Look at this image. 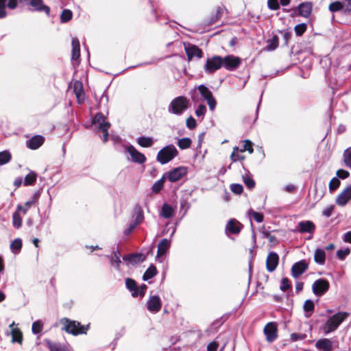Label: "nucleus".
Here are the masks:
<instances>
[{
    "mask_svg": "<svg viewBox=\"0 0 351 351\" xmlns=\"http://www.w3.org/2000/svg\"><path fill=\"white\" fill-rule=\"evenodd\" d=\"M343 4L345 12H351V0H345Z\"/></svg>",
    "mask_w": 351,
    "mask_h": 351,
    "instance_id": "338daca9",
    "label": "nucleus"
},
{
    "mask_svg": "<svg viewBox=\"0 0 351 351\" xmlns=\"http://www.w3.org/2000/svg\"><path fill=\"white\" fill-rule=\"evenodd\" d=\"M315 347L323 351H330L332 350V343L328 339H320L316 342Z\"/></svg>",
    "mask_w": 351,
    "mask_h": 351,
    "instance_id": "a211bd4d",
    "label": "nucleus"
},
{
    "mask_svg": "<svg viewBox=\"0 0 351 351\" xmlns=\"http://www.w3.org/2000/svg\"><path fill=\"white\" fill-rule=\"evenodd\" d=\"M10 328L11 330L12 341L21 343L23 341V335L17 325H16L14 322H12L10 325Z\"/></svg>",
    "mask_w": 351,
    "mask_h": 351,
    "instance_id": "dca6fc26",
    "label": "nucleus"
},
{
    "mask_svg": "<svg viewBox=\"0 0 351 351\" xmlns=\"http://www.w3.org/2000/svg\"><path fill=\"white\" fill-rule=\"evenodd\" d=\"M298 10L300 15L308 17L311 13L312 4L308 2L303 3L299 5Z\"/></svg>",
    "mask_w": 351,
    "mask_h": 351,
    "instance_id": "393cba45",
    "label": "nucleus"
},
{
    "mask_svg": "<svg viewBox=\"0 0 351 351\" xmlns=\"http://www.w3.org/2000/svg\"><path fill=\"white\" fill-rule=\"evenodd\" d=\"M243 181L244 182L245 185L250 189H252L255 185L254 180L247 176H245L243 177Z\"/></svg>",
    "mask_w": 351,
    "mask_h": 351,
    "instance_id": "6e6d98bb",
    "label": "nucleus"
},
{
    "mask_svg": "<svg viewBox=\"0 0 351 351\" xmlns=\"http://www.w3.org/2000/svg\"><path fill=\"white\" fill-rule=\"evenodd\" d=\"M186 52L189 60L194 57L201 58L202 56V51L197 47L192 45L185 48Z\"/></svg>",
    "mask_w": 351,
    "mask_h": 351,
    "instance_id": "4be33fe9",
    "label": "nucleus"
},
{
    "mask_svg": "<svg viewBox=\"0 0 351 351\" xmlns=\"http://www.w3.org/2000/svg\"><path fill=\"white\" fill-rule=\"evenodd\" d=\"M243 143V147L242 149H240L241 153H243L245 151H247L250 154H252L254 152L253 147H252V143L249 140H245L242 141Z\"/></svg>",
    "mask_w": 351,
    "mask_h": 351,
    "instance_id": "f704fd0d",
    "label": "nucleus"
},
{
    "mask_svg": "<svg viewBox=\"0 0 351 351\" xmlns=\"http://www.w3.org/2000/svg\"><path fill=\"white\" fill-rule=\"evenodd\" d=\"M208 105L211 110H213L216 106V101L213 96L206 99Z\"/></svg>",
    "mask_w": 351,
    "mask_h": 351,
    "instance_id": "e2e57ef3",
    "label": "nucleus"
},
{
    "mask_svg": "<svg viewBox=\"0 0 351 351\" xmlns=\"http://www.w3.org/2000/svg\"><path fill=\"white\" fill-rule=\"evenodd\" d=\"M298 227L300 228V232L302 233H313L315 229V224L311 221H300L298 223Z\"/></svg>",
    "mask_w": 351,
    "mask_h": 351,
    "instance_id": "6ab92c4d",
    "label": "nucleus"
},
{
    "mask_svg": "<svg viewBox=\"0 0 351 351\" xmlns=\"http://www.w3.org/2000/svg\"><path fill=\"white\" fill-rule=\"evenodd\" d=\"M326 254L324 250L317 249L314 255L315 261L320 265H323L325 262Z\"/></svg>",
    "mask_w": 351,
    "mask_h": 351,
    "instance_id": "cd10ccee",
    "label": "nucleus"
},
{
    "mask_svg": "<svg viewBox=\"0 0 351 351\" xmlns=\"http://www.w3.org/2000/svg\"><path fill=\"white\" fill-rule=\"evenodd\" d=\"M241 60L238 57L228 56L222 58V65L228 70H233L239 66Z\"/></svg>",
    "mask_w": 351,
    "mask_h": 351,
    "instance_id": "9d476101",
    "label": "nucleus"
},
{
    "mask_svg": "<svg viewBox=\"0 0 351 351\" xmlns=\"http://www.w3.org/2000/svg\"><path fill=\"white\" fill-rule=\"evenodd\" d=\"M351 199V185L345 188L341 193H340L337 198L336 203L340 206H346Z\"/></svg>",
    "mask_w": 351,
    "mask_h": 351,
    "instance_id": "1a4fd4ad",
    "label": "nucleus"
},
{
    "mask_svg": "<svg viewBox=\"0 0 351 351\" xmlns=\"http://www.w3.org/2000/svg\"><path fill=\"white\" fill-rule=\"evenodd\" d=\"M337 176L341 179H346L349 177L350 173L344 169H339L337 171Z\"/></svg>",
    "mask_w": 351,
    "mask_h": 351,
    "instance_id": "4d7b16f0",
    "label": "nucleus"
},
{
    "mask_svg": "<svg viewBox=\"0 0 351 351\" xmlns=\"http://www.w3.org/2000/svg\"><path fill=\"white\" fill-rule=\"evenodd\" d=\"M173 212L174 210L171 206L164 204L162 207L161 215L165 218H169L173 215Z\"/></svg>",
    "mask_w": 351,
    "mask_h": 351,
    "instance_id": "c85d7f7f",
    "label": "nucleus"
},
{
    "mask_svg": "<svg viewBox=\"0 0 351 351\" xmlns=\"http://www.w3.org/2000/svg\"><path fill=\"white\" fill-rule=\"evenodd\" d=\"M222 66V58L220 56H214L208 59L205 69L207 72L213 73L220 69Z\"/></svg>",
    "mask_w": 351,
    "mask_h": 351,
    "instance_id": "6e6552de",
    "label": "nucleus"
},
{
    "mask_svg": "<svg viewBox=\"0 0 351 351\" xmlns=\"http://www.w3.org/2000/svg\"><path fill=\"white\" fill-rule=\"evenodd\" d=\"M161 300L158 296H152L147 303V308L149 311L152 312H158L160 311L161 308Z\"/></svg>",
    "mask_w": 351,
    "mask_h": 351,
    "instance_id": "ddd939ff",
    "label": "nucleus"
},
{
    "mask_svg": "<svg viewBox=\"0 0 351 351\" xmlns=\"http://www.w3.org/2000/svg\"><path fill=\"white\" fill-rule=\"evenodd\" d=\"M249 215H252L255 221L258 223L262 222L263 220V215L260 213L250 210L249 211Z\"/></svg>",
    "mask_w": 351,
    "mask_h": 351,
    "instance_id": "de8ad7c7",
    "label": "nucleus"
},
{
    "mask_svg": "<svg viewBox=\"0 0 351 351\" xmlns=\"http://www.w3.org/2000/svg\"><path fill=\"white\" fill-rule=\"evenodd\" d=\"M45 138L43 136L36 135L27 141L26 145L31 149H36L43 144Z\"/></svg>",
    "mask_w": 351,
    "mask_h": 351,
    "instance_id": "2eb2a0df",
    "label": "nucleus"
},
{
    "mask_svg": "<svg viewBox=\"0 0 351 351\" xmlns=\"http://www.w3.org/2000/svg\"><path fill=\"white\" fill-rule=\"evenodd\" d=\"M51 351H67L64 348L58 345H49Z\"/></svg>",
    "mask_w": 351,
    "mask_h": 351,
    "instance_id": "774afa93",
    "label": "nucleus"
},
{
    "mask_svg": "<svg viewBox=\"0 0 351 351\" xmlns=\"http://www.w3.org/2000/svg\"><path fill=\"white\" fill-rule=\"evenodd\" d=\"M241 228V224L235 219H230L226 226V230L232 234L239 233Z\"/></svg>",
    "mask_w": 351,
    "mask_h": 351,
    "instance_id": "b1692460",
    "label": "nucleus"
},
{
    "mask_svg": "<svg viewBox=\"0 0 351 351\" xmlns=\"http://www.w3.org/2000/svg\"><path fill=\"white\" fill-rule=\"evenodd\" d=\"M60 323L63 326V330L74 335L86 333L88 330L87 327L81 326L79 322L66 318L62 319Z\"/></svg>",
    "mask_w": 351,
    "mask_h": 351,
    "instance_id": "f03ea898",
    "label": "nucleus"
},
{
    "mask_svg": "<svg viewBox=\"0 0 351 351\" xmlns=\"http://www.w3.org/2000/svg\"><path fill=\"white\" fill-rule=\"evenodd\" d=\"M145 260V256H143V254H136V255H134V256H132L130 258H129V261L130 263H136L137 262H142L143 261Z\"/></svg>",
    "mask_w": 351,
    "mask_h": 351,
    "instance_id": "09e8293b",
    "label": "nucleus"
},
{
    "mask_svg": "<svg viewBox=\"0 0 351 351\" xmlns=\"http://www.w3.org/2000/svg\"><path fill=\"white\" fill-rule=\"evenodd\" d=\"M329 289V282L324 279L316 280L312 285V289L316 295H322Z\"/></svg>",
    "mask_w": 351,
    "mask_h": 351,
    "instance_id": "423d86ee",
    "label": "nucleus"
},
{
    "mask_svg": "<svg viewBox=\"0 0 351 351\" xmlns=\"http://www.w3.org/2000/svg\"><path fill=\"white\" fill-rule=\"evenodd\" d=\"M178 154V152L176 147L169 145L159 151L157 154V160L161 164H166L173 159Z\"/></svg>",
    "mask_w": 351,
    "mask_h": 351,
    "instance_id": "7ed1b4c3",
    "label": "nucleus"
},
{
    "mask_svg": "<svg viewBox=\"0 0 351 351\" xmlns=\"http://www.w3.org/2000/svg\"><path fill=\"white\" fill-rule=\"evenodd\" d=\"M157 274V270L155 266L151 265L145 272L143 279L144 280H147L152 278H153Z\"/></svg>",
    "mask_w": 351,
    "mask_h": 351,
    "instance_id": "c756f323",
    "label": "nucleus"
},
{
    "mask_svg": "<svg viewBox=\"0 0 351 351\" xmlns=\"http://www.w3.org/2000/svg\"><path fill=\"white\" fill-rule=\"evenodd\" d=\"M170 247V241L164 239H162L158 244V252L156 256V260H158L160 262H161V260H160V258L166 252L169 250Z\"/></svg>",
    "mask_w": 351,
    "mask_h": 351,
    "instance_id": "f3484780",
    "label": "nucleus"
},
{
    "mask_svg": "<svg viewBox=\"0 0 351 351\" xmlns=\"http://www.w3.org/2000/svg\"><path fill=\"white\" fill-rule=\"evenodd\" d=\"M80 56V42L77 38L72 40V59L77 60Z\"/></svg>",
    "mask_w": 351,
    "mask_h": 351,
    "instance_id": "a878e982",
    "label": "nucleus"
},
{
    "mask_svg": "<svg viewBox=\"0 0 351 351\" xmlns=\"http://www.w3.org/2000/svg\"><path fill=\"white\" fill-rule=\"evenodd\" d=\"M138 143L143 147H151L153 144V140L149 137H141L138 139Z\"/></svg>",
    "mask_w": 351,
    "mask_h": 351,
    "instance_id": "473e14b6",
    "label": "nucleus"
},
{
    "mask_svg": "<svg viewBox=\"0 0 351 351\" xmlns=\"http://www.w3.org/2000/svg\"><path fill=\"white\" fill-rule=\"evenodd\" d=\"M278 45V38L277 36H274L269 41V44L267 46V50H274Z\"/></svg>",
    "mask_w": 351,
    "mask_h": 351,
    "instance_id": "c03bdc74",
    "label": "nucleus"
},
{
    "mask_svg": "<svg viewBox=\"0 0 351 351\" xmlns=\"http://www.w3.org/2000/svg\"><path fill=\"white\" fill-rule=\"evenodd\" d=\"M240 150L239 147H235L233 148V152L230 156L231 160L232 162H237L239 160H243L245 159V156L240 154Z\"/></svg>",
    "mask_w": 351,
    "mask_h": 351,
    "instance_id": "7c9ffc66",
    "label": "nucleus"
},
{
    "mask_svg": "<svg viewBox=\"0 0 351 351\" xmlns=\"http://www.w3.org/2000/svg\"><path fill=\"white\" fill-rule=\"evenodd\" d=\"M11 159V155L8 152H0V165L8 162Z\"/></svg>",
    "mask_w": 351,
    "mask_h": 351,
    "instance_id": "a19ab883",
    "label": "nucleus"
},
{
    "mask_svg": "<svg viewBox=\"0 0 351 351\" xmlns=\"http://www.w3.org/2000/svg\"><path fill=\"white\" fill-rule=\"evenodd\" d=\"M43 329V324L40 321H36L32 324V332L34 334L40 332Z\"/></svg>",
    "mask_w": 351,
    "mask_h": 351,
    "instance_id": "8fccbe9b",
    "label": "nucleus"
},
{
    "mask_svg": "<svg viewBox=\"0 0 351 351\" xmlns=\"http://www.w3.org/2000/svg\"><path fill=\"white\" fill-rule=\"evenodd\" d=\"M290 285L289 280L287 278H283L281 282V289L283 291H286L289 289Z\"/></svg>",
    "mask_w": 351,
    "mask_h": 351,
    "instance_id": "69168bd1",
    "label": "nucleus"
},
{
    "mask_svg": "<svg viewBox=\"0 0 351 351\" xmlns=\"http://www.w3.org/2000/svg\"><path fill=\"white\" fill-rule=\"evenodd\" d=\"M328 9L332 12H337L343 9V4L340 1H334L329 5Z\"/></svg>",
    "mask_w": 351,
    "mask_h": 351,
    "instance_id": "e433bc0d",
    "label": "nucleus"
},
{
    "mask_svg": "<svg viewBox=\"0 0 351 351\" xmlns=\"http://www.w3.org/2000/svg\"><path fill=\"white\" fill-rule=\"evenodd\" d=\"M186 167H179L169 171L167 173V178L170 182H174L182 178L184 176L186 175Z\"/></svg>",
    "mask_w": 351,
    "mask_h": 351,
    "instance_id": "0eeeda50",
    "label": "nucleus"
},
{
    "mask_svg": "<svg viewBox=\"0 0 351 351\" xmlns=\"http://www.w3.org/2000/svg\"><path fill=\"white\" fill-rule=\"evenodd\" d=\"M340 185V181L337 178H333L329 183V189L330 191L336 190Z\"/></svg>",
    "mask_w": 351,
    "mask_h": 351,
    "instance_id": "49530a36",
    "label": "nucleus"
},
{
    "mask_svg": "<svg viewBox=\"0 0 351 351\" xmlns=\"http://www.w3.org/2000/svg\"><path fill=\"white\" fill-rule=\"evenodd\" d=\"M189 100L187 98L182 96L178 97L171 101L169 110L173 114H180L189 108Z\"/></svg>",
    "mask_w": 351,
    "mask_h": 351,
    "instance_id": "20e7f679",
    "label": "nucleus"
},
{
    "mask_svg": "<svg viewBox=\"0 0 351 351\" xmlns=\"http://www.w3.org/2000/svg\"><path fill=\"white\" fill-rule=\"evenodd\" d=\"M265 334L269 341H274L277 337V326L275 323L267 324L264 328Z\"/></svg>",
    "mask_w": 351,
    "mask_h": 351,
    "instance_id": "9b49d317",
    "label": "nucleus"
},
{
    "mask_svg": "<svg viewBox=\"0 0 351 351\" xmlns=\"http://www.w3.org/2000/svg\"><path fill=\"white\" fill-rule=\"evenodd\" d=\"M147 286L145 285H141L140 287L136 288V291L133 292L132 294L133 296H143L145 295Z\"/></svg>",
    "mask_w": 351,
    "mask_h": 351,
    "instance_id": "37998d69",
    "label": "nucleus"
},
{
    "mask_svg": "<svg viewBox=\"0 0 351 351\" xmlns=\"http://www.w3.org/2000/svg\"><path fill=\"white\" fill-rule=\"evenodd\" d=\"M31 5L38 11L43 10L47 14H49V8L48 6L43 5L42 0H32Z\"/></svg>",
    "mask_w": 351,
    "mask_h": 351,
    "instance_id": "bb28decb",
    "label": "nucleus"
},
{
    "mask_svg": "<svg viewBox=\"0 0 351 351\" xmlns=\"http://www.w3.org/2000/svg\"><path fill=\"white\" fill-rule=\"evenodd\" d=\"M243 186L242 185L239 184H232L231 186V190L233 193H237V194H240L242 193L243 191Z\"/></svg>",
    "mask_w": 351,
    "mask_h": 351,
    "instance_id": "13d9d810",
    "label": "nucleus"
},
{
    "mask_svg": "<svg viewBox=\"0 0 351 351\" xmlns=\"http://www.w3.org/2000/svg\"><path fill=\"white\" fill-rule=\"evenodd\" d=\"M268 7L271 10H277L279 8L278 0H268Z\"/></svg>",
    "mask_w": 351,
    "mask_h": 351,
    "instance_id": "680f3d73",
    "label": "nucleus"
},
{
    "mask_svg": "<svg viewBox=\"0 0 351 351\" xmlns=\"http://www.w3.org/2000/svg\"><path fill=\"white\" fill-rule=\"evenodd\" d=\"M198 90L206 100L213 96L212 93L204 85L199 86Z\"/></svg>",
    "mask_w": 351,
    "mask_h": 351,
    "instance_id": "58836bf2",
    "label": "nucleus"
},
{
    "mask_svg": "<svg viewBox=\"0 0 351 351\" xmlns=\"http://www.w3.org/2000/svg\"><path fill=\"white\" fill-rule=\"evenodd\" d=\"M307 269V265L304 261H300L295 263L291 269L294 277L300 276Z\"/></svg>",
    "mask_w": 351,
    "mask_h": 351,
    "instance_id": "412c9836",
    "label": "nucleus"
},
{
    "mask_svg": "<svg viewBox=\"0 0 351 351\" xmlns=\"http://www.w3.org/2000/svg\"><path fill=\"white\" fill-rule=\"evenodd\" d=\"M93 123L104 133V141L106 142L108 140V130L110 124L106 121L105 117L101 114H97L95 116L93 119Z\"/></svg>",
    "mask_w": 351,
    "mask_h": 351,
    "instance_id": "39448f33",
    "label": "nucleus"
},
{
    "mask_svg": "<svg viewBox=\"0 0 351 351\" xmlns=\"http://www.w3.org/2000/svg\"><path fill=\"white\" fill-rule=\"evenodd\" d=\"M36 180V174L30 171L25 178L24 184L25 186H29L33 184Z\"/></svg>",
    "mask_w": 351,
    "mask_h": 351,
    "instance_id": "72a5a7b5",
    "label": "nucleus"
},
{
    "mask_svg": "<svg viewBox=\"0 0 351 351\" xmlns=\"http://www.w3.org/2000/svg\"><path fill=\"white\" fill-rule=\"evenodd\" d=\"M350 253V250L349 248H346L343 250H339L337 252V255L339 258L343 260L346 256H348Z\"/></svg>",
    "mask_w": 351,
    "mask_h": 351,
    "instance_id": "603ef678",
    "label": "nucleus"
},
{
    "mask_svg": "<svg viewBox=\"0 0 351 351\" xmlns=\"http://www.w3.org/2000/svg\"><path fill=\"white\" fill-rule=\"evenodd\" d=\"M5 1L6 0H0V18H3L6 15V12L5 10Z\"/></svg>",
    "mask_w": 351,
    "mask_h": 351,
    "instance_id": "bf43d9fd",
    "label": "nucleus"
},
{
    "mask_svg": "<svg viewBox=\"0 0 351 351\" xmlns=\"http://www.w3.org/2000/svg\"><path fill=\"white\" fill-rule=\"evenodd\" d=\"M206 112V108L204 105L200 104L195 110V114L197 117H203Z\"/></svg>",
    "mask_w": 351,
    "mask_h": 351,
    "instance_id": "5fc2aeb1",
    "label": "nucleus"
},
{
    "mask_svg": "<svg viewBox=\"0 0 351 351\" xmlns=\"http://www.w3.org/2000/svg\"><path fill=\"white\" fill-rule=\"evenodd\" d=\"M348 316L346 312H338L330 317L322 327L323 332L327 335L335 331Z\"/></svg>",
    "mask_w": 351,
    "mask_h": 351,
    "instance_id": "f257e3e1",
    "label": "nucleus"
},
{
    "mask_svg": "<svg viewBox=\"0 0 351 351\" xmlns=\"http://www.w3.org/2000/svg\"><path fill=\"white\" fill-rule=\"evenodd\" d=\"M279 258L276 253L270 252L266 261L267 269L269 271H273L278 264Z\"/></svg>",
    "mask_w": 351,
    "mask_h": 351,
    "instance_id": "f8f14e48",
    "label": "nucleus"
},
{
    "mask_svg": "<svg viewBox=\"0 0 351 351\" xmlns=\"http://www.w3.org/2000/svg\"><path fill=\"white\" fill-rule=\"evenodd\" d=\"M191 145V140L189 138H183L178 141V147L182 149H187L189 148Z\"/></svg>",
    "mask_w": 351,
    "mask_h": 351,
    "instance_id": "4c0bfd02",
    "label": "nucleus"
},
{
    "mask_svg": "<svg viewBox=\"0 0 351 351\" xmlns=\"http://www.w3.org/2000/svg\"><path fill=\"white\" fill-rule=\"evenodd\" d=\"M126 286L128 287V289L134 292V291H136V282L132 280V279H127L126 280Z\"/></svg>",
    "mask_w": 351,
    "mask_h": 351,
    "instance_id": "864d4df0",
    "label": "nucleus"
},
{
    "mask_svg": "<svg viewBox=\"0 0 351 351\" xmlns=\"http://www.w3.org/2000/svg\"><path fill=\"white\" fill-rule=\"evenodd\" d=\"M334 208H335V207L333 205H330V206H328L323 210V215L326 217H330L331 215Z\"/></svg>",
    "mask_w": 351,
    "mask_h": 351,
    "instance_id": "0e129e2a",
    "label": "nucleus"
},
{
    "mask_svg": "<svg viewBox=\"0 0 351 351\" xmlns=\"http://www.w3.org/2000/svg\"><path fill=\"white\" fill-rule=\"evenodd\" d=\"M306 25L305 23H300L295 26V32L297 36H302L306 30Z\"/></svg>",
    "mask_w": 351,
    "mask_h": 351,
    "instance_id": "79ce46f5",
    "label": "nucleus"
},
{
    "mask_svg": "<svg viewBox=\"0 0 351 351\" xmlns=\"http://www.w3.org/2000/svg\"><path fill=\"white\" fill-rule=\"evenodd\" d=\"M314 309V303L311 300H306L304 304V310L306 312H312Z\"/></svg>",
    "mask_w": 351,
    "mask_h": 351,
    "instance_id": "3c124183",
    "label": "nucleus"
},
{
    "mask_svg": "<svg viewBox=\"0 0 351 351\" xmlns=\"http://www.w3.org/2000/svg\"><path fill=\"white\" fill-rule=\"evenodd\" d=\"M186 125L190 129H193L196 127V121L192 117H189L186 119Z\"/></svg>",
    "mask_w": 351,
    "mask_h": 351,
    "instance_id": "052dcab7",
    "label": "nucleus"
},
{
    "mask_svg": "<svg viewBox=\"0 0 351 351\" xmlns=\"http://www.w3.org/2000/svg\"><path fill=\"white\" fill-rule=\"evenodd\" d=\"M72 18V12L69 10H64L61 14V20L67 22Z\"/></svg>",
    "mask_w": 351,
    "mask_h": 351,
    "instance_id": "a18cd8bd",
    "label": "nucleus"
},
{
    "mask_svg": "<svg viewBox=\"0 0 351 351\" xmlns=\"http://www.w3.org/2000/svg\"><path fill=\"white\" fill-rule=\"evenodd\" d=\"M21 213H22L23 215H25L26 208H24L22 207V206L19 205L12 217L13 225L16 228H20L22 225V217L21 216Z\"/></svg>",
    "mask_w": 351,
    "mask_h": 351,
    "instance_id": "4468645a",
    "label": "nucleus"
},
{
    "mask_svg": "<svg viewBox=\"0 0 351 351\" xmlns=\"http://www.w3.org/2000/svg\"><path fill=\"white\" fill-rule=\"evenodd\" d=\"M343 158L345 165L351 169V147L344 151Z\"/></svg>",
    "mask_w": 351,
    "mask_h": 351,
    "instance_id": "2f4dec72",
    "label": "nucleus"
},
{
    "mask_svg": "<svg viewBox=\"0 0 351 351\" xmlns=\"http://www.w3.org/2000/svg\"><path fill=\"white\" fill-rule=\"evenodd\" d=\"M74 92L79 102L84 100V93L82 82L76 81L73 84Z\"/></svg>",
    "mask_w": 351,
    "mask_h": 351,
    "instance_id": "5701e85b",
    "label": "nucleus"
},
{
    "mask_svg": "<svg viewBox=\"0 0 351 351\" xmlns=\"http://www.w3.org/2000/svg\"><path fill=\"white\" fill-rule=\"evenodd\" d=\"M128 151L130 153V156L132 157V160L133 161L137 162H139V163H142V162L145 161L146 158H145V156L143 154L138 152L132 146H130L128 148Z\"/></svg>",
    "mask_w": 351,
    "mask_h": 351,
    "instance_id": "aec40b11",
    "label": "nucleus"
},
{
    "mask_svg": "<svg viewBox=\"0 0 351 351\" xmlns=\"http://www.w3.org/2000/svg\"><path fill=\"white\" fill-rule=\"evenodd\" d=\"M12 251L14 253H16L20 251L22 247V241L21 239H16L10 245Z\"/></svg>",
    "mask_w": 351,
    "mask_h": 351,
    "instance_id": "c9c22d12",
    "label": "nucleus"
},
{
    "mask_svg": "<svg viewBox=\"0 0 351 351\" xmlns=\"http://www.w3.org/2000/svg\"><path fill=\"white\" fill-rule=\"evenodd\" d=\"M165 180V177L162 176L159 180L156 182L152 186L153 191L155 193H158L162 189Z\"/></svg>",
    "mask_w": 351,
    "mask_h": 351,
    "instance_id": "ea45409f",
    "label": "nucleus"
}]
</instances>
